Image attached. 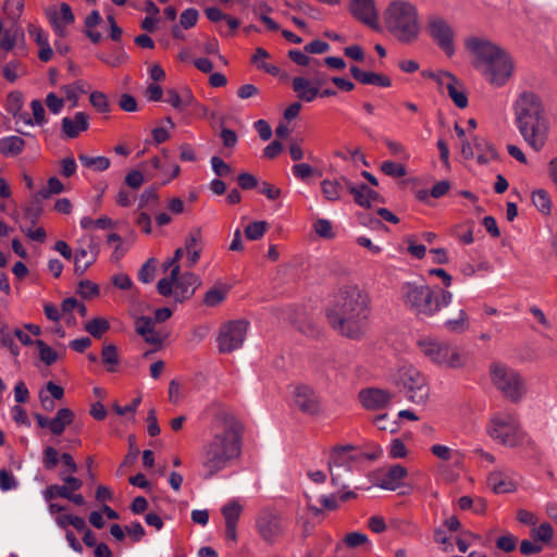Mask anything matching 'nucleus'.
<instances>
[{
    "label": "nucleus",
    "mask_w": 557,
    "mask_h": 557,
    "mask_svg": "<svg viewBox=\"0 0 557 557\" xmlns=\"http://www.w3.org/2000/svg\"><path fill=\"white\" fill-rule=\"evenodd\" d=\"M212 436L200 450L202 478L210 480L234 465L242 455V424L231 413L221 411L212 421Z\"/></svg>",
    "instance_id": "f257e3e1"
},
{
    "label": "nucleus",
    "mask_w": 557,
    "mask_h": 557,
    "mask_svg": "<svg viewBox=\"0 0 557 557\" xmlns=\"http://www.w3.org/2000/svg\"><path fill=\"white\" fill-rule=\"evenodd\" d=\"M369 314V296L357 285L339 288L326 309V318L332 329L352 339H358L366 333Z\"/></svg>",
    "instance_id": "f03ea898"
},
{
    "label": "nucleus",
    "mask_w": 557,
    "mask_h": 557,
    "mask_svg": "<svg viewBox=\"0 0 557 557\" xmlns=\"http://www.w3.org/2000/svg\"><path fill=\"white\" fill-rule=\"evenodd\" d=\"M465 45L473 67L490 85L502 87L512 76L513 61L500 46L482 37H469Z\"/></svg>",
    "instance_id": "7ed1b4c3"
},
{
    "label": "nucleus",
    "mask_w": 557,
    "mask_h": 557,
    "mask_svg": "<svg viewBox=\"0 0 557 557\" xmlns=\"http://www.w3.org/2000/svg\"><path fill=\"white\" fill-rule=\"evenodd\" d=\"M513 108L521 136L534 151H540L545 146L548 134V123L541 98L532 91H524L519 95Z\"/></svg>",
    "instance_id": "20e7f679"
},
{
    "label": "nucleus",
    "mask_w": 557,
    "mask_h": 557,
    "mask_svg": "<svg viewBox=\"0 0 557 557\" xmlns=\"http://www.w3.org/2000/svg\"><path fill=\"white\" fill-rule=\"evenodd\" d=\"M404 306L420 319L434 317L453 301V294L440 289L437 294L425 283L406 282L401 285Z\"/></svg>",
    "instance_id": "39448f33"
},
{
    "label": "nucleus",
    "mask_w": 557,
    "mask_h": 557,
    "mask_svg": "<svg viewBox=\"0 0 557 557\" xmlns=\"http://www.w3.org/2000/svg\"><path fill=\"white\" fill-rule=\"evenodd\" d=\"M383 21L388 33L401 44H412L420 36L419 11L417 5L410 1H391L383 12Z\"/></svg>",
    "instance_id": "423d86ee"
},
{
    "label": "nucleus",
    "mask_w": 557,
    "mask_h": 557,
    "mask_svg": "<svg viewBox=\"0 0 557 557\" xmlns=\"http://www.w3.org/2000/svg\"><path fill=\"white\" fill-rule=\"evenodd\" d=\"M393 381L409 401L418 405H424L428 401L430 388L424 375L417 368L412 366L399 368Z\"/></svg>",
    "instance_id": "0eeeda50"
},
{
    "label": "nucleus",
    "mask_w": 557,
    "mask_h": 557,
    "mask_svg": "<svg viewBox=\"0 0 557 557\" xmlns=\"http://www.w3.org/2000/svg\"><path fill=\"white\" fill-rule=\"evenodd\" d=\"M417 344L421 352L436 364L451 369H458L465 364L463 358L458 349L450 346L448 343L431 337H422Z\"/></svg>",
    "instance_id": "6e6552de"
},
{
    "label": "nucleus",
    "mask_w": 557,
    "mask_h": 557,
    "mask_svg": "<svg viewBox=\"0 0 557 557\" xmlns=\"http://www.w3.org/2000/svg\"><path fill=\"white\" fill-rule=\"evenodd\" d=\"M487 433L492 438L509 447L522 444L524 437L517 418L511 413L494 417L488 424Z\"/></svg>",
    "instance_id": "1a4fd4ad"
},
{
    "label": "nucleus",
    "mask_w": 557,
    "mask_h": 557,
    "mask_svg": "<svg viewBox=\"0 0 557 557\" xmlns=\"http://www.w3.org/2000/svg\"><path fill=\"white\" fill-rule=\"evenodd\" d=\"M491 375L495 386L509 399L517 401L524 393L520 374L502 364L491 367Z\"/></svg>",
    "instance_id": "9d476101"
},
{
    "label": "nucleus",
    "mask_w": 557,
    "mask_h": 557,
    "mask_svg": "<svg viewBox=\"0 0 557 557\" xmlns=\"http://www.w3.org/2000/svg\"><path fill=\"white\" fill-rule=\"evenodd\" d=\"M425 32L429 37L447 54L455 53V33L448 21L437 14H431L426 18Z\"/></svg>",
    "instance_id": "9b49d317"
},
{
    "label": "nucleus",
    "mask_w": 557,
    "mask_h": 557,
    "mask_svg": "<svg viewBox=\"0 0 557 557\" xmlns=\"http://www.w3.org/2000/svg\"><path fill=\"white\" fill-rule=\"evenodd\" d=\"M248 325L246 320H234L223 324L216 339L220 352L230 354L240 348L246 339Z\"/></svg>",
    "instance_id": "f8f14e48"
},
{
    "label": "nucleus",
    "mask_w": 557,
    "mask_h": 557,
    "mask_svg": "<svg viewBox=\"0 0 557 557\" xmlns=\"http://www.w3.org/2000/svg\"><path fill=\"white\" fill-rule=\"evenodd\" d=\"M352 449L351 446H343L335 448L329 460V468L331 472L332 483L336 487H346V484L342 481L343 472L351 471V462L354 458L349 455Z\"/></svg>",
    "instance_id": "ddd939ff"
},
{
    "label": "nucleus",
    "mask_w": 557,
    "mask_h": 557,
    "mask_svg": "<svg viewBox=\"0 0 557 557\" xmlns=\"http://www.w3.org/2000/svg\"><path fill=\"white\" fill-rule=\"evenodd\" d=\"M256 527L261 539L269 543H275L283 535V524L278 513L272 510H263L257 518Z\"/></svg>",
    "instance_id": "4468645a"
},
{
    "label": "nucleus",
    "mask_w": 557,
    "mask_h": 557,
    "mask_svg": "<svg viewBox=\"0 0 557 557\" xmlns=\"http://www.w3.org/2000/svg\"><path fill=\"white\" fill-rule=\"evenodd\" d=\"M432 77L443 90L447 91V95L458 108L463 109L468 106V97L463 85L455 75L447 71H441L433 74Z\"/></svg>",
    "instance_id": "2eb2a0df"
},
{
    "label": "nucleus",
    "mask_w": 557,
    "mask_h": 557,
    "mask_svg": "<svg viewBox=\"0 0 557 557\" xmlns=\"http://www.w3.org/2000/svg\"><path fill=\"white\" fill-rule=\"evenodd\" d=\"M84 245L75 249L74 271L77 275H83L86 270L95 263L99 255V245L92 236L81 239Z\"/></svg>",
    "instance_id": "dca6fc26"
},
{
    "label": "nucleus",
    "mask_w": 557,
    "mask_h": 557,
    "mask_svg": "<svg viewBox=\"0 0 557 557\" xmlns=\"http://www.w3.org/2000/svg\"><path fill=\"white\" fill-rule=\"evenodd\" d=\"M45 13L54 30V34L59 38L65 37L67 35V26L73 24L75 21L71 7L63 2L61 3L60 9L55 5H51L45 10Z\"/></svg>",
    "instance_id": "f3484780"
},
{
    "label": "nucleus",
    "mask_w": 557,
    "mask_h": 557,
    "mask_svg": "<svg viewBox=\"0 0 557 557\" xmlns=\"http://www.w3.org/2000/svg\"><path fill=\"white\" fill-rule=\"evenodd\" d=\"M351 15L371 28H379V14L374 0H350Z\"/></svg>",
    "instance_id": "a211bd4d"
},
{
    "label": "nucleus",
    "mask_w": 557,
    "mask_h": 557,
    "mask_svg": "<svg viewBox=\"0 0 557 557\" xmlns=\"http://www.w3.org/2000/svg\"><path fill=\"white\" fill-rule=\"evenodd\" d=\"M342 180L358 206L370 208L374 202H383L382 196L377 191L371 189L368 185L363 183L355 185L345 176H342Z\"/></svg>",
    "instance_id": "6ab92c4d"
},
{
    "label": "nucleus",
    "mask_w": 557,
    "mask_h": 557,
    "mask_svg": "<svg viewBox=\"0 0 557 557\" xmlns=\"http://www.w3.org/2000/svg\"><path fill=\"white\" fill-rule=\"evenodd\" d=\"M359 399L362 406L368 410H381L386 408L391 400L392 394L381 388H366L359 393Z\"/></svg>",
    "instance_id": "aec40b11"
},
{
    "label": "nucleus",
    "mask_w": 557,
    "mask_h": 557,
    "mask_svg": "<svg viewBox=\"0 0 557 557\" xmlns=\"http://www.w3.org/2000/svg\"><path fill=\"white\" fill-rule=\"evenodd\" d=\"M487 485L495 494L513 493L517 484L507 470L496 469L487 475Z\"/></svg>",
    "instance_id": "412c9836"
},
{
    "label": "nucleus",
    "mask_w": 557,
    "mask_h": 557,
    "mask_svg": "<svg viewBox=\"0 0 557 557\" xmlns=\"http://www.w3.org/2000/svg\"><path fill=\"white\" fill-rule=\"evenodd\" d=\"M294 404L306 413H317L319 411V399L309 386H297L294 391Z\"/></svg>",
    "instance_id": "4be33fe9"
},
{
    "label": "nucleus",
    "mask_w": 557,
    "mask_h": 557,
    "mask_svg": "<svg viewBox=\"0 0 557 557\" xmlns=\"http://www.w3.org/2000/svg\"><path fill=\"white\" fill-rule=\"evenodd\" d=\"M88 127L89 115L85 112H76L72 117L65 116L61 121V131L66 138H75Z\"/></svg>",
    "instance_id": "5701e85b"
},
{
    "label": "nucleus",
    "mask_w": 557,
    "mask_h": 557,
    "mask_svg": "<svg viewBox=\"0 0 557 557\" xmlns=\"http://www.w3.org/2000/svg\"><path fill=\"white\" fill-rule=\"evenodd\" d=\"M135 329L146 343L154 346L162 345L164 336L156 331L154 321L151 318L145 315L137 318Z\"/></svg>",
    "instance_id": "b1692460"
},
{
    "label": "nucleus",
    "mask_w": 557,
    "mask_h": 557,
    "mask_svg": "<svg viewBox=\"0 0 557 557\" xmlns=\"http://www.w3.org/2000/svg\"><path fill=\"white\" fill-rule=\"evenodd\" d=\"M199 284V277L191 272H185L182 275L178 274L176 280V288L174 290L175 300L183 301L184 299L191 296Z\"/></svg>",
    "instance_id": "393cba45"
},
{
    "label": "nucleus",
    "mask_w": 557,
    "mask_h": 557,
    "mask_svg": "<svg viewBox=\"0 0 557 557\" xmlns=\"http://www.w3.org/2000/svg\"><path fill=\"white\" fill-rule=\"evenodd\" d=\"M292 87L297 97L306 102H311L319 96V88L311 81L302 76L294 77Z\"/></svg>",
    "instance_id": "a878e982"
},
{
    "label": "nucleus",
    "mask_w": 557,
    "mask_h": 557,
    "mask_svg": "<svg viewBox=\"0 0 557 557\" xmlns=\"http://www.w3.org/2000/svg\"><path fill=\"white\" fill-rule=\"evenodd\" d=\"M350 73L352 77L361 84L375 85L381 87H389L392 84L389 77L374 72H367L360 70L357 66H351Z\"/></svg>",
    "instance_id": "bb28decb"
},
{
    "label": "nucleus",
    "mask_w": 557,
    "mask_h": 557,
    "mask_svg": "<svg viewBox=\"0 0 557 557\" xmlns=\"http://www.w3.org/2000/svg\"><path fill=\"white\" fill-rule=\"evenodd\" d=\"M407 475V470L400 465L392 466L380 480V487L395 491L400 486L401 480Z\"/></svg>",
    "instance_id": "cd10ccee"
},
{
    "label": "nucleus",
    "mask_w": 557,
    "mask_h": 557,
    "mask_svg": "<svg viewBox=\"0 0 557 557\" xmlns=\"http://www.w3.org/2000/svg\"><path fill=\"white\" fill-rule=\"evenodd\" d=\"M473 148L479 163L486 164L497 158L495 148L482 137H473Z\"/></svg>",
    "instance_id": "c85d7f7f"
},
{
    "label": "nucleus",
    "mask_w": 557,
    "mask_h": 557,
    "mask_svg": "<svg viewBox=\"0 0 557 557\" xmlns=\"http://www.w3.org/2000/svg\"><path fill=\"white\" fill-rule=\"evenodd\" d=\"M74 420V412L69 408H61L57 411L55 417L51 418L50 432L53 435H61L67 425Z\"/></svg>",
    "instance_id": "c756f323"
},
{
    "label": "nucleus",
    "mask_w": 557,
    "mask_h": 557,
    "mask_svg": "<svg viewBox=\"0 0 557 557\" xmlns=\"http://www.w3.org/2000/svg\"><path fill=\"white\" fill-rule=\"evenodd\" d=\"M25 147V141L20 136H7L0 140V152L4 157H15L20 154Z\"/></svg>",
    "instance_id": "7c9ffc66"
},
{
    "label": "nucleus",
    "mask_w": 557,
    "mask_h": 557,
    "mask_svg": "<svg viewBox=\"0 0 557 557\" xmlns=\"http://www.w3.org/2000/svg\"><path fill=\"white\" fill-rule=\"evenodd\" d=\"M165 101L175 110L183 111L193 103L194 96L189 89H185L182 95H180L175 89H169L166 91Z\"/></svg>",
    "instance_id": "2f4dec72"
},
{
    "label": "nucleus",
    "mask_w": 557,
    "mask_h": 557,
    "mask_svg": "<svg viewBox=\"0 0 557 557\" xmlns=\"http://www.w3.org/2000/svg\"><path fill=\"white\" fill-rule=\"evenodd\" d=\"M345 183L342 177L338 180H323L321 182V190L324 198L329 201H337L342 197Z\"/></svg>",
    "instance_id": "473e14b6"
},
{
    "label": "nucleus",
    "mask_w": 557,
    "mask_h": 557,
    "mask_svg": "<svg viewBox=\"0 0 557 557\" xmlns=\"http://www.w3.org/2000/svg\"><path fill=\"white\" fill-rule=\"evenodd\" d=\"M30 109L33 111L34 119H30L27 113H20L18 121H23L26 125H44L47 120L42 102L38 99H34L30 102Z\"/></svg>",
    "instance_id": "72a5a7b5"
},
{
    "label": "nucleus",
    "mask_w": 557,
    "mask_h": 557,
    "mask_svg": "<svg viewBox=\"0 0 557 557\" xmlns=\"http://www.w3.org/2000/svg\"><path fill=\"white\" fill-rule=\"evenodd\" d=\"M180 265H175L168 277L161 278L157 284V289L160 295L164 297H169L174 295V290L176 288V280L180 274Z\"/></svg>",
    "instance_id": "f704fd0d"
},
{
    "label": "nucleus",
    "mask_w": 557,
    "mask_h": 557,
    "mask_svg": "<svg viewBox=\"0 0 557 557\" xmlns=\"http://www.w3.org/2000/svg\"><path fill=\"white\" fill-rule=\"evenodd\" d=\"M431 451L438 459L448 461L454 460V465L459 467L462 461L461 454L457 450H453L448 446L436 444L431 447Z\"/></svg>",
    "instance_id": "c9c22d12"
},
{
    "label": "nucleus",
    "mask_w": 557,
    "mask_h": 557,
    "mask_svg": "<svg viewBox=\"0 0 557 557\" xmlns=\"http://www.w3.org/2000/svg\"><path fill=\"white\" fill-rule=\"evenodd\" d=\"M44 199L45 198H41V196H39V194L36 193L25 208V218L33 224L37 222V220L42 213L41 201Z\"/></svg>",
    "instance_id": "e433bc0d"
},
{
    "label": "nucleus",
    "mask_w": 557,
    "mask_h": 557,
    "mask_svg": "<svg viewBox=\"0 0 557 557\" xmlns=\"http://www.w3.org/2000/svg\"><path fill=\"white\" fill-rule=\"evenodd\" d=\"M445 327L454 333H462L468 330L469 322L465 310L460 309L456 318L447 319Z\"/></svg>",
    "instance_id": "4c0bfd02"
},
{
    "label": "nucleus",
    "mask_w": 557,
    "mask_h": 557,
    "mask_svg": "<svg viewBox=\"0 0 557 557\" xmlns=\"http://www.w3.org/2000/svg\"><path fill=\"white\" fill-rule=\"evenodd\" d=\"M81 163L86 168H92L96 171L102 172L110 166V160L107 157H89L87 154H79Z\"/></svg>",
    "instance_id": "58836bf2"
},
{
    "label": "nucleus",
    "mask_w": 557,
    "mask_h": 557,
    "mask_svg": "<svg viewBox=\"0 0 557 557\" xmlns=\"http://www.w3.org/2000/svg\"><path fill=\"white\" fill-rule=\"evenodd\" d=\"M97 58L104 64L112 66V67H117V66L124 64L125 62H127V60H128V55L123 49H119L111 54L100 52V53H97Z\"/></svg>",
    "instance_id": "ea45409f"
},
{
    "label": "nucleus",
    "mask_w": 557,
    "mask_h": 557,
    "mask_svg": "<svg viewBox=\"0 0 557 557\" xmlns=\"http://www.w3.org/2000/svg\"><path fill=\"white\" fill-rule=\"evenodd\" d=\"M102 362L108 367V371L114 372L119 364V354L113 344L104 345L101 352Z\"/></svg>",
    "instance_id": "a19ab883"
},
{
    "label": "nucleus",
    "mask_w": 557,
    "mask_h": 557,
    "mask_svg": "<svg viewBox=\"0 0 557 557\" xmlns=\"http://www.w3.org/2000/svg\"><path fill=\"white\" fill-rule=\"evenodd\" d=\"M109 329L110 324L103 318H95L85 325V330L95 338H100Z\"/></svg>",
    "instance_id": "79ce46f5"
},
{
    "label": "nucleus",
    "mask_w": 557,
    "mask_h": 557,
    "mask_svg": "<svg viewBox=\"0 0 557 557\" xmlns=\"http://www.w3.org/2000/svg\"><path fill=\"white\" fill-rule=\"evenodd\" d=\"M532 202L537 208V210L544 214H548L550 212V198L546 190L537 189L532 194Z\"/></svg>",
    "instance_id": "37998d69"
},
{
    "label": "nucleus",
    "mask_w": 557,
    "mask_h": 557,
    "mask_svg": "<svg viewBox=\"0 0 557 557\" xmlns=\"http://www.w3.org/2000/svg\"><path fill=\"white\" fill-rule=\"evenodd\" d=\"M25 66L20 61H10L3 67V76L10 83H14L20 76L25 74Z\"/></svg>",
    "instance_id": "c03bdc74"
},
{
    "label": "nucleus",
    "mask_w": 557,
    "mask_h": 557,
    "mask_svg": "<svg viewBox=\"0 0 557 557\" xmlns=\"http://www.w3.org/2000/svg\"><path fill=\"white\" fill-rule=\"evenodd\" d=\"M242 509V506L235 500L224 505L222 508V513L224 516L225 523L237 524Z\"/></svg>",
    "instance_id": "a18cd8bd"
},
{
    "label": "nucleus",
    "mask_w": 557,
    "mask_h": 557,
    "mask_svg": "<svg viewBox=\"0 0 557 557\" xmlns=\"http://www.w3.org/2000/svg\"><path fill=\"white\" fill-rule=\"evenodd\" d=\"M35 345L37 346L39 350V357L41 361H44L47 366H51L58 359V354L48 346L44 341L37 339L35 342Z\"/></svg>",
    "instance_id": "49530a36"
},
{
    "label": "nucleus",
    "mask_w": 557,
    "mask_h": 557,
    "mask_svg": "<svg viewBox=\"0 0 557 557\" xmlns=\"http://www.w3.org/2000/svg\"><path fill=\"white\" fill-rule=\"evenodd\" d=\"M24 2L23 0H5L3 10L5 15L12 20L17 21L23 12Z\"/></svg>",
    "instance_id": "de8ad7c7"
},
{
    "label": "nucleus",
    "mask_w": 557,
    "mask_h": 557,
    "mask_svg": "<svg viewBox=\"0 0 557 557\" xmlns=\"http://www.w3.org/2000/svg\"><path fill=\"white\" fill-rule=\"evenodd\" d=\"M63 189H64V186H63L62 182L58 177L53 176L48 180L47 187L41 188L37 193L39 194V196H41V198L48 199L52 195L62 193Z\"/></svg>",
    "instance_id": "09e8293b"
},
{
    "label": "nucleus",
    "mask_w": 557,
    "mask_h": 557,
    "mask_svg": "<svg viewBox=\"0 0 557 557\" xmlns=\"http://www.w3.org/2000/svg\"><path fill=\"white\" fill-rule=\"evenodd\" d=\"M91 106L100 113H107L110 111V104L108 97L102 91H92L89 97Z\"/></svg>",
    "instance_id": "8fccbe9b"
},
{
    "label": "nucleus",
    "mask_w": 557,
    "mask_h": 557,
    "mask_svg": "<svg viewBox=\"0 0 557 557\" xmlns=\"http://www.w3.org/2000/svg\"><path fill=\"white\" fill-rule=\"evenodd\" d=\"M60 456L58 450L52 446H47L42 450V466L46 470H53L58 462H59Z\"/></svg>",
    "instance_id": "3c124183"
},
{
    "label": "nucleus",
    "mask_w": 557,
    "mask_h": 557,
    "mask_svg": "<svg viewBox=\"0 0 557 557\" xmlns=\"http://www.w3.org/2000/svg\"><path fill=\"white\" fill-rule=\"evenodd\" d=\"M553 534V527L548 522H544L531 531L534 541H542L544 543L550 542Z\"/></svg>",
    "instance_id": "603ef678"
},
{
    "label": "nucleus",
    "mask_w": 557,
    "mask_h": 557,
    "mask_svg": "<svg viewBox=\"0 0 557 557\" xmlns=\"http://www.w3.org/2000/svg\"><path fill=\"white\" fill-rule=\"evenodd\" d=\"M42 497L46 502H51L57 497L65 498L69 497V493L65 486L59 484L48 485L42 491Z\"/></svg>",
    "instance_id": "864d4df0"
},
{
    "label": "nucleus",
    "mask_w": 557,
    "mask_h": 557,
    "mask_svg": "<svg viewBox=\"0 0 557 557\" xmlns=\"http://www.w3.org/2000/svg\"><path fill=\"white\" fill-rule=\"evenodd\" d=\"M156 259H148L140 268L138 272V278L140 282L147 284L152 282L156 272Z\"/></svg>",
    "instance_id": "5fc2aeb1"
},
{
    "label": "nucleus",
    "mask_w": 557,
    "mask_h": 557,
    "mask_svg": "<svg viewBox=\"0 0 557 557\" xmlns=\"http://www.w3.org/2000/svg\"><path fill=\"white\" fill-rule=\"evenodd\" d=\"M381 170L384 174L396 178L403 177L407 173L403 164L394 161H384L381 165Z\"/></svg>",
    "instance_id": "6e6d98bb"
},
{
    "label": "nucleus",
    "mask_w": 557,
    "mask_h": 557,
    "mask_svg": "<svg viewBox=\"0 0 557 557\" xmlns=\"http://www.w3.org/2000/svg\"><path fill=\"white\" fill-rule=\"evenodd\" d=\"M267 230V222L258 221L252 222L245 228V235L250 240H257L261 238Z\"/></svg>",
    "instance_id": "4d7b16f0"
},
{
    "label": "nucleus",
    "mask_w": 557,
    "mask_h": 557,
    "mask_svg": "<svg viewBox=\"0 0 557 557\" xmlns=\"http://www.w3.org/2000/svg\"><path fill=\"white\" fill-rule=\"evenodd\" d=\"M369 542L368 536L361 532H350L347 533L344 537V543L349 548H357L362 546Z\"/></svg>",
    "instance_id": "13d9d810"
},
{
    "label": "nucleus",
    "mask_w": 557,
    "mask_h": 557,
    "mask_svg": "<svg viewBox=\"0 0 557 557\" xmlns=\"http://www.w3.org/2000/svg\"><path fill=\"white\" fill-rule=\"evenodd\" d=\"M198 11L194 8L186 9L182 12L180 17V24L183 28L188 29L196 25L198 21Z\"/></svg>",
    "instance_id": "bf43d9fd"
},
{
    "label": "nucleus",
    "mask_w": 557,
    "mask_h": 557,
    "mask_svg": "<svg viewBox=\"0 0 557 557\" xmlns=\"http://www.w3.org/2000/svg\"><path fill=\"white\" fill-rule=\"evenodd\" d=\"M17 487V481L13 473L5 469L0 470V490L8 492Z\"/></svg>",
    "instance_id": "052dcab7"
},
{
    "label": "nucleus",
    "mask_w": 557,
    "mask_h": 557,
    "mask_svg": "<svg viewBox=\"0 0 557 557\" xmlns=\"http://www.w3.org/2000/svg\"><path fill=\"white\" fill-rule=\"evenodd\" d=\"M225 299V292L220 288H211L206 293L205 304L208 307H215Z\"/></svg>",
    "instance_id": "680f3d73"
},
{
    "label": "nucleus",
    "mask_w": 557,
    "mask_h": 557,
    "mask_svg": "<svg viewBox=\"0 0 557 557\" xmlns=\"http://www.w3.org/2000/svg\"><path fill=\"white\" fill-rule=\"evenodd\" d=\"M517 537L512 534L503 535L497 539L496 546L498 549L510 553L516 549L517 547Z\"/></svg>",
    "instance_id": "e2e57ef3"
},
{
    "label": "nucleus",
    "mask_w": 557,
    "mask_h": 557,
    "mask_svg": "<svg viewBox=\"0 0 557 557\" xmlns=\"http://www.w3.org/2000/svg\"><path fill=\"white\" fill-rule=\"evenodd\" d=\"M211 168L218 176H227L231 174V166L218 156H213L210 160Z\"/></svg>",
    "instance_id": "0e129e2a"
},
{
    "label": "nucleus",
    "mask_w": 557,
    "mask_h": 557,
    "mask_svg": "<svg viewBox=\"0 0 557 557\" xmlns=\"http://www.w3.org/2000/svg\"><path fill=\"white\" fill-rule=\"evenodd\" d=\"M195 248H201V232L199 228L190 231L185 239L184 249L186 250V252L195 250Z\"/></svg>",
    "instance_id": "69168bd1"
},
{
    "label": "nucleus",
    "mask_w": 557,
    "mask_h": 557,
    "mask_svg": "<svg viewBox=\"0 0 557 557\" xmlns=\"http://www.w3.org/2000/svg\"><path fill=\"white\" fill-rule=\"evenodd\" d=\"M292 172L298 180H307L313 175L314 169L308 163H296L292 168Z\"/></svg>",
    "instance_id": "338daca9"
},
{
    "label": "nucleus",
    "mask_w": 557,
    "mask_h": 557,
    "mask_svg": "<svg viewBox=\"0 0 557 557\" xmlns=\"http://www.w3.org/2000/svg\"><path fill=\"white\" fill-rule=\"evenodd\" d=\"M387 418H388V416L386 413L379 414L373 419V423L381 431H389L391 433L396 432L397 431V422L396 421L388 422Z\"/></svg>",
    "instance_id": "774afa93"
}]
</instances>
